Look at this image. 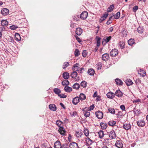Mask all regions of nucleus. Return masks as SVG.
Listing matches in <instances>:
<instances>
[{
	"label": "nucleus",
	"mask_w": 148,
	"mask_h": 148,
	"mask_svg": "<svg viewBox=\"0 0 148 148\" xmlns=\"http://www.w3.org/2000/svg\"><path fill=\"white\" fill-rule=\"evenodd\" d=\"M86 143L88 145H90L92 144L94 142V141L91 140L88 137H87L86 138Z\"/></svg>",
	"instance_id": "nucleus-17"
},
{
	"label": "nucleus",
	"mask_w": 148,
	"mask_h": 148,
	"mask_svg": "<svg viewBox=\"0 0 148 148\" xmlns=\"http://www.w3.org/2000/svg\"><path fill=\"white\" fill-rule=\"evenodd\" d=\"M64 90L66 92H70L72 91V88L71 87L66 86L64 88Z\"/></svg>",
	"instance_id": "nucleus-30"
},
{
	"label": "nucleus",
	"mask_w": 148,
	"mask_h": 148,
	"mask_svg": "<svg viewBox=\"0 0 148 148\" xmlns=\"http://www.w3.org/2000/svg\"><path fill=\"white\" fill-rule=\"evenodd\" d=\"M107 97L110 99H113L114 97V94L111 92L108 93L106 95Z\"/></svg>",
	"instance_id": "nucleus-15"
},
{
	"label": "nucleus",
	"mask_w": 148,
	"mask_h": 148,
	"mask_svg": "<svg viewBox=\"0 0 148 148\" xmlns=\"http://www.w3.org/2000/svg\"><path fill=\"white\" fill-rule=\"evenodd\" d=\"M137 124L138 126L142 127L145 125V122L143 120H140L137 122Z\"/></svg>",
	"instance_id": "nucleus-12"
},
{
	"label": "nucleus",
	"mask_w": 148,
	"mask_h": 148,
	"mask_svg": "<svg viewBox=\"0 0 148 148\" xmlns=\"http://www.w3.org/2000/svg\"><path fill=\"white\" fill-rule=\"evenodd\" d=\"M114 7V6L113 4L111 5L107 9V11L108 12H111L113 10Z\"/></svg>",
	"instance_id": "nucleus-35"
},
{
	"label": "nucleus",
	"mask_w": 148,
	"mask_h": 148,
	"mask_svg": "<svg viewBox=\"0 0 148 148\" xmlns=\"http://www.w3.org/2000/svg\"><path fill=\"white\" fill-rule=\"evenodd\" d=\"M81 85L83 88L85 87L86 86V82L85 81H83L81 82Z\"/></svg>",
	"instance_id": "nucleus-50"
},
{
	"label": "nucleus",
	"mask_w": 148,
	"mask_h": 148,
	"mask_svg": "<svg viewBox=\"0 0 148 148\" xmlns=\"http://www.w3.org/2000/svg\"><path fill=\"white\" fill-rule=\"evenodd\" d=\"M95 114L96 117L99 119H101L103 118V114L102 112L98 111L95 112Z\"/></svg>",
	"instance_id": "nucleus-4"
},
{
	"label": "nucleus",
	"mask_w": 148,
	"mask_h": 148,
	"mask_svg": "<svg viewBox=\"0 0 148 148\" xmlns=\"http://www.w3.org/2000/svg\"><path fill=\"white\" fill-rule=\"evenodd\" d=\"M69 84V82L67 80H65L62 82V84L63 86H68Z\"/></svg>",
	"instance_id": "nucleus-38"
},
{
	"label": "nucleus",
	"mask_w": 148,
	"mask_h": 148,
	"mask_svg": "<svg viewBox=\"0 0 148 148\" xmlns=\"http://www.w3.org/2000/svg\"><path fill=\"white\" fill-rule=\"evenodd\" d=\"M82 111L83 112V113L84 114V116L86 117H89L90 115V112L89 111L87 108L86 107L85 108H84L82 109Z\"/></svg>",
	"instance_id": "nucleus-5"
},
{
	"label": "nucleus",
	"mask_w": 148,
	"mask_h": 148,
	"mask_svg": "<svg viewBox=\"0 0 148 148\" xmlns=\"http://www.w3.org/2000/svg\"><path fill=\"white\" fill-rule=\"evenodd\" d=\"M119 47L121 49H122L124 48L125 44L122 42H120L119 43Z\"/></svg>",
	"instance_id": "nucleus-48"
},
{
	"label": "nucleus",
	"mask_w": 148,
	"mask_h": 148,
	"mask_svg": "<svg viewBox=\"0 0 148 148\" xmlns=\"http://www.w3.org/2000/svg\"><path fill=\"white\" fill-rule=\"evenodd\" d=\"M138 9V7L137 6H135L133 8V11L134 12H135Z\"/></svg>",
	"instance_id": "nucleus-60"
},
{
	"label": "nucleus",
	"mask_w": 148,
	"mask_h": 148,
	"mask_svg": "<svg viewBox=\"0 0 148 148\" xmlns=\"http://www.w3.org/2000/svg\"><path fill=\"white\" fill-rule=\"evenodd\" d=\"M111 139H110L105 138L104 139V143L106 145H109L111 143H110L111 141Z\"/></svg>",
	"instance_id": "nucleus-37"
},
{
	"label": "nucleus",
	"mask_w": 148,
	"mask_h": 148,
	"mask_svg": "<svg viewBox=\"0 0 148 148\" xmlns=\"http://www.w3.org/2000/svg\"><path fill=\"white\" fill-rule=\"evenodd\" d=\"M75 135L78 138L81 137L83 135V132L81 131L76 132Z\"/></svg>",
	"instance_id": "nucleus-21"
},
{
	"label": "nucleus",
	"mask_w": 148,
	"mask_h": 148,
	"mask_svg": "<svg viewBox=\"0 0 148 148\" xmlns=\"http://www.w3.org/2000/svg\"><path fill=\"white\" fill-rule=\"evenodd\" d=\"M62 75L63 77L65 79H68L69 77V74L67 72H65Z\"/></svg>",
	"instance_id": "nucleus-31"
},
{
	"label": "nucleus",
	"mask_w": 148,
	"mask_h": 148,
	"mask_svg": "<svg viewBox=\"0 0 148 148\" xmlns=\"http://www.w3.org/2000/svg\"><path fill=\"white\" fill-rule=\"evenodd\" d=\"M111 36L107 37L106 38H104L103 39V41L102 42V44H103L104 42H105V43L104 44L105 45L106 43H108L109 42L111 38Z\"/></svg>",
	"instance_id": "nucleus-13"
},
{
	"label": "nucleus",
	"mask_w": 148,
	"mask_h": 148,
	"mask_svg": "<svg viewBox=\"0 0 148 148\" xmlns=\"http://www.w3.org/2000/svg\"><path fill=\"white\" fill-rule=\"evenodd\" d=\"M82 32V29L80 27L77 28L76 29L75 33L78 35H80Z\"/></svg>",
	"instance_id": "nucleus-19"
},
{
	"label": "nucleus",
	"mask_w": 148,
	"mask_h": 148,
	"mask_svg": "<svg viewBox=\"0 0 148 148\" xmlns=\"http://www.w3.org/2000/svg\"><path fill=\"white\" fill-rule=\"evenodd\" d=\"M53 91L55 93L56 95H57L58 96L61 92V90L58 88H54L53 89Z\"/></svg>",
	"instance_id": "nucleus-29"
},
{
	"label": "nucleus",
	"mask_w": 148,
	"mask_h": 148,
	"mask_svg": "<svg viewBox=\"0 0 148 148\" xmlns=\"http://www.w3.org/2000/svg\"><path fill=\"white\" fill-rule=\"evenodd\" d=\"M58 96L60 98H65L66 97V96L63 94H61L58 95Z\"/></svg>",
	"instance_id": "nucleus-52"
},
{
	"label": "nucleus",
	"mask_w": 148,
	"mask_h": 148,
	"mask_svg": "<svg viewBox=\"0 0 148 148\" xmlns=\"http://www.w3.org/2000/svg\"><path fill=\"white\" fill-rule=\"evenodd\" d=\"M79 99L81 101L85 100L86 99V96L85 95L82 93H80L79 95Z\"/></svg>",
	"instance_id": "nucleus-32"
},
{
	"label": "nucleus",
	"mask_w": 148,
	"mask_h": 148,
	"mask_svg": "<svg viewBox=\"0 0 148 148\" xmlns=\"http://www.w3.org/2000/svg\"><path fill=\"white\" fill-rule=\"evenodd\" d=\"M120 108L122 110H125V106L124 105H122L121 106Z\"/></svg>",
	"instance_id": "nucleus-62"
},
{
	"label": "nucleus",
	"mask_w": 148,
	"mask_h": 148,
	"mask_svg": "<svg viewBox=\"0 0 148 148\" xmlns=\"http://www.w3.org/2000/svg\"><path fill=\"white\" fill-rule=\"evenodd\" d=\"M123 95V93L120 90H116L114 94V95H115L119 97H121Z\"/></svg>",
	"instance_id": "nucleus-14"
},
{
	"label": "nucleus",
	"mask_w": 148,
	"mask_h": 148,
	"mask_svg": "<svg viewBox=\"0 0 148 148\" xmlns=\"http://www.w3.org/2000/svg\"><path fill=\"white\" fill-rule=\"evenodd\" d=\"M123 127L125 130H128L131 129V126L129 123H127L123 124Z\"/></svg>",
	"instance_id": "nucleus-7"
},
{
	"label": "nucleus",
	"mask_w": 148,
	"mask_h": 148,
	"mask_svg": "<svg viewBox=\"0 0 148 148\" xmlns=\"http://www.w3.org/2000/svg\"><path fill=\"white\" fill-rule=\"evenodd\" d=\"M109 58V56L108 54L105 53L103 54L102 56V60L105 61L107 60Z\"/></svg>",
	"instance_id": "nucleus-10"
},
{
	"label": "nucleus",
	"mask_w": 148,
	"mask_h": 148,
	"mask_svg": "<svg viewBox=\"0 0 148 148\" xmlns=\"http://www.w3.org/2000/svg\"><path fill=\"white\" fill-rule=\"evenodd\" d=\"M116 84L119 85H122L123 84L122 82L119 78H116L115 79Z\"/></svg>",
	"instance_id": "nucleus-26"
},
{
	"label": "nucleus",
	"mask_w": 148,
	"mask_h": 148,
	"mask_svg": "<svg viewBox=\"0 0 148 148\" xmlns=\"http://www.w3.org/2000/svg\"><path fill=\"white\" fill-rule=\"evenodd\" d=\"M100 125L102 129H105L107 127V125L106 123L101 122L100 124Z\"/></svg>",
	"instance_id": "nucleus-25"
},
{
	"label": "nucleus",
	"mask_w": 148,
	"mask_h": 148,
	"mask_svg": "<svg viewBox=\"0 0 148 148\" xmlns=\"http://www.w3.org/2000/svg\"><path fill=\"white\" fill-rule=\"evenodd\" d=\"M59 132L60 134L63 136L65 135V134L66 131L63 127H61L60 128H59Z\"/></svg>",
	"instance_id": "nucleus-20"
},
{
	"label": "nucleus",
	"mask_w": 148,
	"mask_h": 148,
	"mask_svg": "<svg viewBox=\"0 0 148 148\" xmlns=\"http://www.w3.org/2000/svg\"><path fill=\"white\" fill-rule=\"evenodd\" d=\"M78 65V64L77 63H76L72 67V69L76 72V71H78L79 70V67Z\"/></svg>",
	"instance_id": "nucleus-24"
},
{
	"label": "nucleus",
	"mask_w": 148,
	"mask_h": 148,
	"mask_svg": "<svg viewBox=\"0 0 148 148\" xmlns=\"http://www.w3.org/2000/svg\"><path fill=\"white\" fill-rule=\"evenodd\" d=\"M120 15V13L119 12H118L115 15H114V18L115 19H118L119 18Z\"/></svg>",
	"instance_id": "nucleus-44"
},
{
	"label": "nucleus",
	"mask_w": 148,
	"mask_h": 148,
	"mask_svg": "<svg viewBox=\"0 0 148 148\" xmlns=\"http://www.w3.org/2000/svg\"><path fill=\"white\" fill-rule=\"evenodd\" d=\"M109 136V137L112 139L115 138L116 137V133L113 130L110 132Z\"/></svg>",
	"instance_id": "nucleus-8"
},
{
	"label": "nucleus",
	"mask_w": 148,
	"mask_h": 148,
	"mask_svg": "<svg viewBox=\"0 0 148 148\" xmlns=\"http://www.w3.org/2000/svg\"><path fill=\"white\" fill-rule=\"evenodd\" d=\"M116 123V121H111L108 122V124L112 126H115Z\"/></svg>",
	"instance_id": "nucleus-34"
},
{
	"label": "nucleus",
	"mask_w": 148,
	"mask_h": 148,
	"mask_svg": "<svg viewBox=\"0 0 148 148\" xmlns=\"http://www.w3.org/2000/svg\"><path fill=\"white\" fill-rule=\"evenodd\" d=\"M88 73L90 75H93L95 73L94 70L92 68L88 70Z\"/></svg>",
	"instance_id": "nucleus-27"
},
{
	"label": "nucleus",
	"mask_w": 148,
	"mask_h": 148,
	"mask_svg": "<svg viewBox=\"0 0 148 148\" xmlns=\"http://www.w3.org/2000/svg\"><path fill=\"white\" fill-rule=\"evenodd\" d=\"M15 39L17 41H20L21 39L20 34L18 33H16L15 34Z\"/></svg>",
	"instance_id": "nucleus-33"
},
{
	"label": "nucleus",
	"mask_w": 148,
	"mask_h": 148,
	"mask_svg": "<svg viewBox=\"0 0 148 148\" xmlns=\"http://www.w3.org/2000/svg\"><path fill=\"white\" fill-rule=\"evenodd\" d=\"M128 43L129 45H132L134 43V41L133 39H130L128 40Z\"/></svg>",
	"instance_id": "nucleus-45"
},
{
	"label": "nucleus",
	"mask_w": 148,
	"mask_h": 148,
	"mask_svg": "<svg viewBox=\"0 0 148 148\" xmlns=\"http://www.w3.org/2000/svg\"><path fill=\"white\" fill-rule=\"evenodd\" d=\"M138 32L139 33H142L143 31V28L142 27H139L137 29Z\"/></svg>",
	"instance_id": "nucleus-47"
},
{
	"label": "nucleus",
	"mask_w": 148,
	"mask_h": 148,
	"mask_svg": "<svg viewBox=\"0 0 148 148\" xmlns=\"http://www.w3.org/2000/svg\"><path fill=\"white\" fill-rule=\"evenodd\" d=\"M118 53V51L117 49H112L110 52V56L111 57H115L116 56Z\"/></svg>",
	"instance_id": "nucleus-3"
},
{
	"label": "nucleus",
	"mask_w": 148,
	"mask_h": 148,
	"mask_svg": "<svg viewBox=\"0 0 148 148\" xmlns=\"http://www.w3.org/2000/svg\"><path fill=\"white\" fill-rule=\"evenodd\" d=\"M62 148H69L68 145L66 143L63 144Z\"/></svg>",
	"instance_id": "nucleus-58"
},
{
	"label": "nucleus",
	"mask_w": 148,
	"mask_h": 148,
	"mask_svg": "<svg viewBox=\"0 0 148 148\" xmlns=\"http://www.w3.org/2000/svg\"><path fill=\"white\" fill-rule=\"evenodd\" d=\"M9 11L8 10L7 8H4L2 9L1 13L4 16H5L8 14Z\"/></svg>",
	"instance_id": "nucleus-11"
},
{
	"label": "nucleus",
	"mask_w": 148,
	"mask_h": 148,
	"mask_svg": "<svg viewBox=\"0 0 148 148\" xmlns=\"http://www.w3.org/2000/svg\"><path fill=\"white\" fill-rule=\"evenodd\" d=\"M87 54V52L85 50H84L83 51V52L82 53V56L84 57H85L86 56Z\"/></svg>",
	"instance_id": "nucleus-53"
},
{
	"label": "nucleus",
	"mask_w": 148,
	"mask_h": 148,
	"mask_svg": "<svg viewBox=\"0 0 148 148\" xmlns=\"http://www.w3.org/2000/svg\"><path fill=\"white\" fill-rule=\"evenodd\" d=\"M140 99H137L136 100H134L133 101V103H137L140 102Z\"/></svg>",
	"instance_id": "nucleus-64"
},
{
	"label": "nucleus",
	"mask_w": 148,
	"mask_h": 148,
	"mask_svg": "<svg viewBox=\"0 0 148 148\" xmlns=\"http://www.w3.org/2000/svg\"><path fill=\"white\" fill-rule=\"evenodd\" d=\"M77 72L75 71H74L71 73V76L72 78H74L77 77Z\"/></svg>",
	"instance_id": "nucleus-42"
},
{
	"label": "nucleus",
	"mask_w": 148,
	"mask_h": 148,
	"mask_svg": "<svg viewBox=\"0 0 148 148\" xmlns=\"http://www.w3.org/2000/svg\"><path fill=\"white\" fill-rule=\"evenodd\" d=\"M138 74H140L141 76L143 77L146 75V73L142 69H140L138 71Z\"/></svg>",
	"instance_id": "nucleus-22"
},
{
	"label": "nucleus",
	"mask_w": 148,
	"mask_h": 148,
	"mask_svg": "<svg viewBox=\"0 0 148 148\" xmlns=\"http://www.w3.org/2000/svg\"><path fill=\"white\" fill-rule=\"evenodd\" d=\"M69 147L70 148H79L77 143L75 142L71 143Z\"/></svg>",
	"instance_id": "nucleus-6"
},
{
	"label": "nucleus",
	"mask_w": 148,
	"mask_h": 148,
	"mask_svg": "<svg viewBox=\"0 0 148 148\" xmlns=\"http://www.w3.org/2000/svg\"><path fill=\"white\" fill-rule=\"evenodd\" d=\"M97 69H101L102 66L101 64L100 63H98L97 65Z\"/></svg>",
	"instance_id": "nucleus-63"
},
{
	"label": "nucleus",
	"mask_w": 148,
	"mask_h": 148,
	"mask_svg": "<svg viewBox=\"0 0 148 148\" xmlns=\"http://www.w3.org/2000/svg\"><path fill=\"white\" fill-rule=\"evenodd\" d=\"M94 108V106L93 105H92L90 106L89 108H88V110L89 111H91L93 110Z\"/></svg>",
	"instance_id": "nucleus-59"
},
{
	"label": "nucleus",
	"mask_w": 148,
	"mask_h": 148,
	"mask_svg": "<svg viewBox=\"0 0 148 148\" xmlns=\"http://www.w3.org/2000/svg\"><path fill=\"white\" fill-rule=\"evenodd\" d=\"M88 13L86 11L83 12L80 14V18L82 20H85L88 16Z\"/></svg>",
	"instance_id": "nucleus-1"
},
{
	"label": "nucleus",
	"mask_w": 148,
	"mask_h": 148,
	"mask_svg": "<svg viewBox=\"0 0 148 148\" xmlns=\"http://www.w3.org/2000/svg\"><path fill=\"white\" fill-rule=\"evenodd\" d=\"M73 103L76 105L79 102V99L78 97H76L73 99Z\"/></svg>",
	"instance_id": "nucleus-18"
},
{
	"label": "nucleus",
	"mask_w": 148,
	"mask_h": 148,
	"mask_svg": "<svg viewBox=\"0 0 148 148\" xmlns=\"http://www.w3.org/2000/svg\"><path fill=\"white\" fill-rule=\"evenodd\" d=\"M75 37L76 38V40L79 42H82V40L80 39V38L77 35H75Z\"/></svg>",
	"instance_id": "nucleus-54"
},
{
	"label": "nucleus",
	"mask_w": 148,
	"mask_h": 148,
	"mask_svg": "<svg viewBox=\"0 0 148 148\" xmlns=\"http://www.w3.org/2000/svg\"><path fill=\"white\" fill-rule=\"evenodd\" d=\"M71 115L72 116H77V113L75 111H74L71 113Z\"/></svg>",
	"instance_id": "nucleus-56"
},
{
	"label": "nucleus",
	"mask_w": 148,
	"mask_h": 148,
	"mask_svg": "<svg viewBox=\"0 0 148 148\" xmlns=\"http://www.w3.org/2000/svg\"><path fill=\"white\" fill-rule=\"evenodd\" d=\"M125 82L127 85L128 86L132 85L133 83L132 80L130 79H127Z\"/></svg>",
	"instance_id": "nucleus-36"
},
{
	"label": "nucleus",
	"mask_w": 148,
	"mask_h": 148,
	"mask_svg": "<svg viewBox=\"0 0 148 148\" xmlns=\"http://www.w3.org/2000/svg\"><path fill=\"white\" fill-rule=\"evenodd\" d=\"M55 148H62V145L59 141H56L54 144Z\"/></svg>",
	"instance_id": "nucleus-9"
},
{
	"label": "nucleus",
	"mask_w": 148,
	"mask_h": 148,
	"mask_svg": "<svg viewBox=\"0 0 148 148\" xmlns=\"http://www.w3.org/2000/svg\"><path fill=\"white\" fill-rule=\"evenodd\" d=\"M18 27L16 26L15 25H13L10 27V28L11 29L14 30L17 28Z\"/></svg>",
	"instance_id": "nucleus-55"
},
{
	"label": "nucleus",
	"mask_w": 148,
	"mask_h": 148,
	"mask_svg": "<svg viewBox=\"0 0 148 148\" xmlns=\"http://www.w3.org/2000/svg\"><path fill=\"white\" fill-rule=\"evenodd\" d=\"M69 65V63L68 62H65L63 64V68L64 69H65L66 67H67Z\"/></svg>",
	"instance_id": "nucleus-51"
},
{
	"label": "nucleus",
	"mask_w": 148,
	"mask_h": 148,
	"mask_svg": "<svg viewBox=\"0 0 148 148\" xmlns=\"http://www.w3.org/2000/svg\"><path fill=\"white\" fill-rule=\"evenodd\" d=\"M117 115H118V117L121 118L122 117L123 115V114L122 112H121L120 111H119L118 112V114H117Z\"/></svg>",
	"instance_id": "nucleus-57"
},
{
	"label": "nucleus",
	"mask_w": 148,
	"mask_h": 148,
	"mask_svg": "<svg viewBox=\"0 0 148 148\" xmlns=\"http://www.w3.org/2000/svg\"><path fill=\"white\" fill-rule=\"evenodd\" d=\"M99 137L101 138H102L104 136L103 132L102 130H100L98 132Z\"/></svg>",
	"instance_id": "nucleus-41"
},
{
	"label": "nucleus",
	"mask_w": 148,
	"mask_h": 148,
	"mask_svg": "<svg viewBox=\"0 0 148 148\" xmlns=\"http://www.w3.org/2000/svg\"><path fill=\"white\" fill-rule=\"evenodd\" d=\"M49 106V108L52 111H55L56 110V107L54 104H50Z\"/></svg>",
	"instance_id": "nucleus-16"
},
{
	"label": "nucleus",
	"mask_w": 148,
	"mask_h": 148,
	"mask_svg": "<svg viewBox=\"0 0 148 148\" xmlns=\"http://www.w3.org/2000/svg\"><path fill=\"white\" fill-rule=\"evenodd\" d=\"M80 54V52L79 50L76 49L74 51V55L75 57L78 56Z\"/></svg>",
	"instance_id": "nucleus-43"
},
{
	"label": "nucleus",
	"mask_w": 148,
	"mask_h": 148,
	"mask_svg": "<svg viewBox=\"0 0 148 148\" xmlns=\"http://www.w3.org/2000/svg\"><path fill=\"white\" fill-rule=\"evenodd\" d=\"M8 22L6 20H2L1 21V25L3 26H6L8 25Z\"/></svg>",
	"instance_id": "nucleus-23"
},
{
	"label": "nucleus",
	"mask_w": 148,
	"mask_h": 148,
	"mask_svg": "<svg viewBox=\"0 0 148 148\" xmlns=\"http://www.w3.org/2000/svg\"><path fill=\"white\" fill-rule=\"evenodd\" d=\"M115 145L118 148H122L123 147V144L122 140L120 139L117 140L115 144Z\"/></svg>",
	"instance_id": "nucleus-2"
},
{
	"label": "nucleus",
	"mask_w": 148,
	"mask_h": 148,
	"mask_svg": "<svg viewBox=\"0 0 148 148\" xmlns=\"http://www.w3.org/2000/svg\"><path fill=\"white\" fill-rule=\"evenodd\" d=\"M84 132L85 135L87 136L89 135V131L88 129L86 128H84Z\"/></svg>",
	"instance_id": "nucleus-46"
},
{
	"label": "nucleus",
	"mask_w": 148,
	"mask_h": 148,
	"mask_svg": "<svg viewBox=\"0 0 148 148\" xmlns=\"http://www.w3.org/2000/svg\"><path fill=\"white\" fill-rule=\"evenodd\" d=\"M108 13H105V14H104L103 15L102 17H104V18L105 19H106L108 17Z\"/></svg>",
	"instance_id": "nucleus-61"
},
{
	"label": "nucleus",
	"mask_w": 148,
	"mask_h": 148,
	"mask_svg": "<svg viewBox=\"0 0 148 148\" xmlns=\"http://www.w3.org/2000/svg\"><path fill=\"white\" fill-rule=\"evenodd\" d=\"M108 111L109 112L112 114H114L115 113V110L114 108H109L108 109Z\"/></svg>",
	"instance_id": "nucleus-49"
},
{
	"label": "nucleus",
	"mask_w": 148,
	"mask_h": 148,
	"mask_svg": "<svg viewBox=\"0 0 148 148\" xmlns=\"http://www.w3.org/2000/svg\"><path fill=\"white\" fill-rule=\"evenodd\" d=\"M63 123L60 120H58L56 121V124L60 128L61 127H62V125Z\"/></svg>",
	"instance_id": "nucleus-28"
},
{
	"label": "nucleus",
	"mask_w": 148,
	"mask_h": 148,
	"mask_svg": "<svg viewBox=\"0 0 148 148\" xmlns=\"http://www.w3.org/2000/svg\"><path fill=\"white\" fill-rule=\"evenodd\" d=\"M134 113L136 115H138L139 114L140 110L139 109H137L136 108H134L133 110Z\"/></svg>",
	"instance_id": "nucleus-40"
},
{
	"label": "nucleus",
	"mask_w": 148,
	"mask_h": 148,
	"mask_svg": "<svg viewBox=\"0 0 148 148\" xmlns=\"http://www.w3.org/2000/svg\"><path fill=\"white\" fill-rule=\"evenodd\" d=\"M80 87L79 84L77 83H75L73 86V89H78Z\"/></svg>",
	"instance_id": "nucleus-39"
}]
</instances>
